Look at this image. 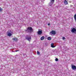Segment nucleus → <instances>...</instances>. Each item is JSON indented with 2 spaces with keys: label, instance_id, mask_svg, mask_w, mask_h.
<instances>
[{
  "label": "nucleus",
  "instance_id": "nucleus-8",
  "mask_svg": "<svg viewBox=\"0 0 76 76\" xmlns=\"http://www.w3.org/2000/svg\"><path fill=\"white\" fill-rule=\"evenodd\" d=\"M51 47H52V48H54L56 46H54V43H52L51 44Z\"/></svg>",
  "mask_w": 76,
  "mask_h": 76
},
{
  "label": "nucleus",
  "instance_id": "nucleus-4",
  "mask_svg": "<svg viewBox=\"0 0 76 76\" xmlns=\"http://www.w3.org/2000/svg\"><path fill=\"white\" fill-rule=\"evenodd\" d=\"M50 34L51 35V34H53V35H55V34H56V31L54 30H53L52 31H50Z\"/></svg>",
  "mask_w": 76,
  "mask_h": 76
},
{
  "label": "nucleus",
  "instance_id": "nucleus-19",
  "mask_svg": "<svg viewBox=\"0 0 76 76\" xmlns=\"http://www.w3.org/2000/svg\"><path fill=\"white\" fill-rule=\"evenodd\" d=\"M56 61H58V58H56Z\"/></svg>",
  "mask_w": 76,
  "mask_h": 76
},
{
  "label": "nucleus",
  "instance_id": "nucleus-14",
  "mask_svg": "<svg viewBox=\"0 0 76 76\" xmlns=\"http://www.w3.org/2000/svg\"><path fill=\"white\" fill-rule=\"evenodd\" d=\"M48 40H51V37H49L48 38Z\"/></svg>",
  "mask_w": 76,
  "mask_h": 76
},
{
  "label": "nucleus",
  "instance_id": "nucleus-3",
  "mask_svg": "<svg viewBox=\"0 0 76 76\" xmlns=\"http://www.w3.org/2000/svg\"><path fill=\"white\" fill-rule=\"evenodd\" d=\"M26 39H27L29 41H31V37L28 36H26Z\"/></svg>",
  "mask_w": 76,
  "mask_h": 76
},
{
  "label": "nucleus",
  "instance_id": "nucleus-13",
  "mask_svg": "<svg viewBox=\"0 0 76 76\" xmlns=\"http://www.w3.org/2000/svg\"><path fill=\"white\" fill-rule=\"evenodd\" d=\"M3 11V9H2L1 7H0V13L2 12Z\"/></svg>",
  "mask_w": 76,
  "mask_h": 76
},
{
  "label": "nucleus",
  "instance_id": "nucleus-21",
  "mask_svg": "<svg viewBox=\"0 0 76 76\" xmlns=\"http://www.w3.org/2000/svg\"><path fill=\"white\" fill-rule=\"evenodd\" d=\"M48 25L49 26V25H50V23H49L48 24Z\"/></svg>",
  "mask_w": 76,
  "mask_h": 76
},
{
  "label": "nucleus",
  "instance_id": "nucleus-1",
  "mask_svg": "<svg viewBox=\"0 0 76 76\" xmlns=\"http://www.w3.org/2000/svg\"><path fill=\"white\" fill-rule=\"evenodd\" d=\"M32 31V28L31 27H28L27 28V30H26L25 31H27L28 32H31Z\"/></svg>",
  "mask_w": 76,
  "mask_h": 76
},
{
  "label": "nucleus",
  "instance_id": "nucleus-11",
  "mask_svg": "<svg viewBox=\"0 0 76 76\" xmlns=\"http://www.w3.org/2000/svg\"><path fill=\"white\" fill-rule=\"evenodd\" d=\"M45 38V37L44 36H42L41 37V40H43Z\"/></svg>",
  "mask_w": 76,
  "mask_h": 76
},
{
  "label": "nucleus",
  "instance_id": "nucleus-5",
  "mask_svg": "<svg viewBox=\"0 0 76 76\" xmlns=\"http://www.w3.org/2000/svg\"><path fill=\"white\" fill-rule=\"evenodd\" d=\"M71 32H72V33H76V29L75 28H73L71 30Z\"/></svg>",
  "mask_w": 76,
  "mask_h": 76
},
{
  "label": "nucleus",
  "instance_id": "nucleus-9",
  "mask_svg": "<svg viewBox=\"0 0 76 76\" xmlns=\"http://www.w3.org/2000/svg\"><path fill=\"white\" fill-rule=\"evenodd\" d=\"M7 35L9 37H10V36H12V34L10 33H8Z\"/></svg>",
  "mask_w": 76,
  "mask_h": 76
},
{
  "label": "nucleus",
  "instance_id": "nucleus-18",
  "mask_svg": "<svg viewBox=\"0 0 76 76\" xmlns=\"http://www.w3.org/2000/svg\"><path fill=\"white\" fill-rule=\"evenodd\" d=\"M72 67H76V66H75V65L73 64H72Z\"/></svg>",
  "mask_w": 76,
  "mask_h": 76
},
{
  "label": "nucleus",
  "instance_id": "nucleus-20",
  "mask_svg": "<svg viewBox=\"0 0 76 76\" xmlns=\"http://www.w3.org/2000/svg\"><path fill=\"white\" fill-rule=\"evenodd\" d=\"M19 51V50H15V52H17V51Z\"/></svg>",
  "mask_w": 76,
  "mask_h": 76
},
{
  "label": "nucleus",
  "instance_id": "nucleus-15",
  "mask_svg": "<svg viewBox=\"0 0 76 76\" xmlns=\"http://www.w3.org/2000/svg\"><path fill=\"white\" fill-rule=\"evenodd\" d=\"M74 19H75V20L76 21V14L74 16Z\"/></svg>",
  "mask_w": 76,
  "mask_h": 76
},
{
  "label": "nucleus",
  "instance_id": "nucleus-7",
  "mask_svg": "<svg viewBox=\"0 0 76 76\" xmlns=\"http://www.w3.org/2000/svg\"><path fill=\"white\" fill-rule=\"evenodd\" d=\"M64 4L66 5L68 4V2L66 0H65L64 1Z\"/></svg>",
  "mask_w": 76,
  "mask_h": 76
},
{
  "label": "nucleus",
  "instance_id": "nucleus-17",
  "mask_svg": "<svg viewBox=\"0 0 76 76\" xmlns=\"http://www.w3.org/2000/svg\"><path fill=\"white\" fill-rule=\"evenodd\" d=\"M62 39H63V40H64V39H66V38H65L64 37H62Z\"/></svg>",
  "mask_w": 76,
  "mask_h": 76
},
{
  "label": "nucleus",
  "instance_id": "nucleus-10",
  "mask_svg": "<svg viewBox=\"0 0 76 76\" xmlns=\"http://www.w3.org/2000/svg\"><path fill=\"white\" fill-rule=\"evenodd\" d=\"M72 70H76V67H72Z\"/></svg>",
  "mask_w": 76,
  "mask_h": 76
},
{
  "label": "nucleus",
  "instance_id": "nucleus-12",
  "mask_svg": "<svg viewBox=\"0 0 76 76\" xmlns=\"http://www.w3.org/2000/svg\"><path fill=\"white\" fill-rule=\"evenodd\" d=\"M54 0H50V2L52 3H53L54 2Z\"/></svg>",
  "mask_w": 76,
  "mask_h": 76
},
{
  "label": "nucleus",
  "instance_id": "nucleus-2",
  "mask_svg": "<svg viewBox=\"0 0 76 76\" xmlns=\"http://www.w3.org/2000/svg\"><path fill=\"white\" fill-rule=\"evenodd\" d=\"M42 33V30H41L40 29H39L38 31L37 32V33L39 35H41Z\"/></svg>",
  "mask_w": 76,
  "mask_h": 76
},
{
  "label": "nucleus",
  "instance_id": "nucleus-6",
  "mask_svg": "<svg viewBox=\"0 0 76 76\" xmlns=\"http://www.w3.org/2000/svg\"><path fill=\"white\" fill-rule=\"evenodd\" d=\"M12 40L15 41H18V38L16 37L13 38Z\"/></svg>",
  "mask_w": 76,
  "mask_h": 76
},
{
  "label": "nucleus",
  "instance_id": "nucleus-16",
  "mask_svg": "<svg viewBox=\"0 0 76 76\" xmlns=\"http://www.w3.org/2000/svg\"><path fill=\"white\" fill-rule=\"evenodd\" d=\"M37 54H38V55H39V51H37Z\"/></svg>",
  "mask_w": 76,
  "mask_h": 76
}]
</instances>
